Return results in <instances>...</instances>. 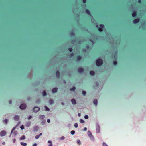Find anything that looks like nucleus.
Segmentation results:
<instances>
[{
	"label": "nucleus",
	"mask_w": 146,
	"mask_h": 146,
	"mask_svg": "<svg viewBox=\"0 0 146 146\" xmlns=\"http://www.w3.org/2000/svg\"><path fill=\"white\" fill-rule=\"evenodd\" d=\"M75 87H74L70 89V90L71 91H74L75 90Z\"/></svg>",
	"instance_id": "nucleus-24"
},
{
	"label": "nucleus",
	"mask_w": 146,
	"mask_h": 146,
	"mask_svg": "<svg viewBox=\"0 0 146 146\" xmlns=\"http://www.w3.org/2000/svg\"><path fill=\"white\" fill-rule=\"evenodd\" d=\"M28 100H30V98H28Z\"/></svg>",
	"instance_id": "nucleus-64"
},
{
	"label": "nucleus",
	"mask_w": 146,
	"mask_h": 146,
	"mask_svg": "<svg viewBox=\"0 0 146 146\" xmlns=\"http://www.w3.org/2000/svg\"><path fill=\"white\" fill-rule=\"evenodd\" d=\"M78 115L79 116H80V113H78Z\"/></svg>",
	"instance_id": "nucleus-59"
},
{
	"label": "nucleus",
	"mask_w": 146,
	"mask_h": 146,
	"mask_svg": "<svg viewBox=\"0 0 146 146\" xmlns=\"http://www.w3.org/2000/svg\"><path fill=\"white\" fill-rule=\"evenodd\" d=\"M113 63L114 65H116L117 64V62L115 61L113 62Z\"/></svg>",
	"instance_id": "nucleus-39"
},
{
	"label": "nucleus",
	"mask_w": 146,
	"mask_h": 146,
	"mask_svg": "<svg viewBox=\"0 0 146 146\" xmlns=\"http://www.w3.org/2000/svg\"><path fill=\"white\" fill-rule=\"evenodd\" d=\"M65 138L64 137L62 136L60 138V139L61 140H64L65 139Z\"/></svg>",
	"instance_id": "nucleus-34"
},
{
	"label": "nucleus",
	"mask_w": 146,
	"mask_h": 146,
	"mask_svg": "<svg viewBox=\"0 0 146 146\" xmlns=\"http://www.w3.org/2000/svg\"><path fill=\"white\" fill-rule=\"evenodd\" d=\"M21 145L23 146H26L27 145V143L24 142H21L20 143Z\"/></svg>",
	"instance_id": "nucleus-20"
},
{
	"label": "nucleus",
	"mask_w": 146,
	"mask_h": 146,
	"mask_svg": "<svg viewBox=\"0 0 146 146\" xmlns=\"http://www.w3.org/2000/svg\"><path fill=\"white\" fill-rule=\"evenodd\" d=\"M138 1L139 3H141V0H138Z\"/></svg>",
	"instance_id": "nucleus-50"
},
{
	"label": "nucleus",
	"mask_w": 146,
	"mask_h": 146,
	"mask_svg": "<svg viewBox=\"0 0 146 146\" xmlns=\"http://www.w3.org/2000/svg\"><path fill=\"white\" fill-rule=\"evenodd\" d=\"M90 74L91 75H94L95 74V72L94 71H90Z\"/></svg>",
	"instance_id": "nucleus-21"
},
{
	"label": "nucleus",
	"mask_w": 146,
	"mask_h": 146,
	"mask_svg": "<svg viewBox=\"0 0 146 146\" xmlns=\"http://www.w3.org/2000/svg\"><path fill=\"white\" fill-rule=\"evenodd\" d=\"M74 126L75 128H77L78 127V125L77 123H75L74 124Z\"/></svg>",
	"instance_id": "nucleus-38"
},
{
	"label": "nucleus",
	"mask_w": 146,
	"mask_h": 146,
	"mask_svg": "<svg viewBox=\"0 0 146 146\" xmlns=\"http://www.w3.org/2000/svg\"><path fill=\"white\" fill-rule=\"evenodd\" d=\"M71 43L73 44L76 42V40L75 39H72L71 40Z\"/></svg>",
	"instance_id": "nucleus-26"
},
{
	"label": "nucleus",
	"mask_w": 146,
	"mask_h": 146,
	"mask_svg": "<svg viewBox=\"0 0 146 146\" xmlns=\"http://www.w3.org/2000/svg\"><path fill=\"white\" fill-rule=\"evenodd\" d=\"M39 136L38 135H36L35 136V138L36 139H38L39 138Z\"/></svg>",
	"instance_id": "nucleus-44"
},
{
	"label": "nucleus",
	"mask_w": 146,
	"mask_h": 146,
	"mask_svg": "<svg viewBox=\"0 0 146 146\" xmlns=\"http://www.w3.org/2000/svg\"><path fill=\"white\" fill-rule=\"evenodd\" d=\"M139 19H137L134 20L133 21V22L134 24H136L139 22Z\"/></svg>",
	"instance_id": "nucleus-6"
},
{
	"label": "nucleus",
	"mask_w": 146,
	"mask_h": 146,
	"mask_svg": "<svg viewBox=\"0 0 146 146\" xmlns=\"http://www.w3.org/2000/svg\"><path fill=\"white\" fill-rule=\"evenodd\" d=\"M86 48H89V46H86Z\"/></svg>",
	"instance_id": "nucleus-62"
},
{
	"label": "nucleus",
	"mask_w": 146,
	"mask_h": 146,
	"mask_svg": "<svg viewBox=\"0 0 146 146\" xmlns=\"http://www.w3.org/2000/svg\"><path fill=\"white\" fill-rule=\"evenodd\" d=\"M84 69L81 68H78V71L79 73H81L83 72Z\"/></svg>",
	"instance_id": "nucleus-9"
},
{
	"label": "nucleus",
	"mask_w": 146,
	"mask_h": 146,
	"mask_svg": "<svg viewBox=\"0 0 146 146\" xmlns=\"http://www.w3.org/2000/svg\"><path fill=\"white\" fill-rule=\"evenodd\" d=\"M132 16L134 17H135L137 16V12L136 11H134L132 14Z\"/></svg>",
	"instance_id": "nucleus-8"
},
{
	"label": "nucleus",
	"mask_w": 146,
	"mask_h": 146,
	"mask_svg": "<svg viewBox=\"0 0 146 146\" xmlns=\"http://www.w3.org/2000/svg\"><path fill=\"white\" fill-rule=\"evenodd\" d=\"M47 122H48V123H50V120L49 119H47Z\"/></svg>",
	"instance_id": "nucleus-51"
},
{
	"label": "nucleus",
	"mask_w": 146,
	"mask_h": 146,
	"mask_svg": "<svg viewBox=\"0 0 146 146\" xmlns=\"http://www.w3.org/2000/svg\"><path fill=\"white\" fill-rule=\"evenodd\" d=\"M45 108H46V110H47V111H49L50 110L49 108H48L47 106H45Z\"/></svg>",
	"instance_id": "nucleus-40"
},
{
	"label": "nucleus",
	"mask_w": 146,
	"mask_h": 146,
	"mask_svg": "<svg viewBox=\"0 0 146 146\" xmlns=\"http://www.w3.org/2000/svg\"><path fill=\"white\" fill-rule=\"evenodd\" d=\"M88 136L90 138H91V137H92V138H93V137L90 131H88Z\"/></svg>",
	"instance_id": "nucleus-7"
},
{
	"label": "nucleus",
	"mask_w": 146,
	"mask_h": 146,
	"mask_svg": "<svg viewBox=\"0 0 146 146\" xmlns=\"http://www.w3.org/2000/svg\"><path fill=\"white\" fill-rule=\"evenodd\" d=\"M53 101L52 100H50L49 101V102L50 104H52L53 103Z\"/></svg>",
	"instance_id": "nucleus-27"
},
{
	"label": "nucleus",
	"mask_w": 146,
	"mask_h": 146,
	"mask_svg": "<svg viewBox=\"0 0 146 146\" xmlns=\"http://www.w3.org/2000/svg\"><path fill=\"white\" fill-rule=\"evenodd\" d=\"M20 128L22 130H23L24 129V126L23 125H22Z\"/></svg>",
	"instance_id": "nucleus-45"
},
{
	"label": "nucleus",
	"mask_w": 146,
	"mask_h": 146,
	"mask_svg": "<svg viewBox=\"0 0 146 146\" xmlns=\"http://www.w3.org/2000/svg\"><path fill=\"white\" fill-rule=\"evenodd\" d=\"M15 129V128H13L12 129V131H11V133H12V132H13V130H14Z\"/></svg>",
	"instance_id": "nucleus-52"
},
{
	"label": "nucleus",
	"mask_w": 146,
	"mask_h": 146,
	"mask_svg": "<svg viewBox=\"0 0 146 146\" xmlns=\"http://www.w3.org/2000/svg\"><path fill=\"white\" fill-rule=\"evenodd\" d=\"M117 53L118 52L117 51H116L115 53V56H114V58L115 59H116L117 58Z\"/></svg>",
	"instance_id": "nucleus-12"
},
{
	"label": "nucleus",
	"mask_w": 146,
	"mask_h": 146,
	"mask_svg": "<svg viewBox=\"0 0 146 146\" xmlns=\"http://www.w3.org/2000/svg\"><path fill=\"white\" fill-rule=\"evenodd\" d=\"M74 55V54L72 52L71 53L70 55V56L71 57H72Z\"/></svg>",
	"instance_id": "nucleus-35"
},
{
	"label": "nucleus",
	"mask_w": 146,
	"mask_h": 146,
	"mask_svg": "<svg viewBox=\"0 0 146 146\" xmlns=\"http://www.w3.org/2000/svg\"><path fill=\"white\" fill-rule=\"evenodd\" d=\"M62 105H64V103H62Z\"/></svg>",
	"instance_id": "nucleus-63"
},
{
	"label": "nucleus",
	"mask_w": 146,
	"mask_h": 146,
	"mask_svg": "<svg viewBox=\"0 0 146 146\" xmlns=\"http://www.w3.org/2000/svg\"><path fill=\"white\" fill-rule=\"evenodd\" d=\"M70 35L72 36H74L75 35V33L74 32H71L70 33Z\"/></svg>",
	"instance_id": "nucleus-22"
},
{
	"label": "nucleus",
	"mask_w": 146,
	"mask_h": 146,
	"mask_svg": "<svg viewBox=\"0 0 146 146\" xmlns=\"http://www.w3.org/2000/svg\"><path fill=\"white\" fill-rule=\"evenodd\" d=\"M68 50L70 52H71L72 51L73 49H72V48H68Z\"/></svg>",
	"instance_id": "nucleus-36"
},
{
	"label": "nucleus",
	"mask_w": 146,
	"mask_h": 146,
	"mask_svg": "<svg viewBox=\"0 0 146 146\" xmlns=\"http://www.w3.org/2000/svg\"><path fill=\"white\" fill-rule=\"evenodd\" d=\"M26 105L25 104H22L20 106V108L21 110H24L26 108Z\"/></svg>",
	"instance_id": "nucleus-3"
},
{
	"label": "nucleus",
	"mask_w": 146,
	"mask_h": 146,
	"mask_svg": "<svg viewBox=\"0 0 146 146\" xmlns=\"http://www.w3.org/2000/svg\"><path fill=\"white\" fill-rule=\"evenodd\" d=\"M40 110V108L38 107H35L33 109V112H37Z\"/></svg>",
	"instance_id": "nucleus-2"
},
{
	"label": "nucleus",
	"mask_w": 146,
	"mask_h": 146,
	"mask_svg": "<svg viewBox=\"0 0 146 146\" xmlns=\"http://www.w3.org/2000/svg\"><path fill=\"white\" fill-rule=\"evenodd\" d=\"M42 135V133H41L38 135H39V137H40V136Z\"/></svg>",
	"instance_id": "nucleus-55"
},
{
	"label": "nucleus",
	"mask_w": 146,
	"mask_h": 146,
	"mask_svg": "<svg viewBox=\"0 0 146 146\" xmlns=\"http://www.w3.org/2000/svg\"><path fill=\"white\" fill-rule=\"evenodd\" d=\"M39 118L40 119H44L45 118V116L44 115H40L39 116Z\"/></svg>",
	"instance_id": "nucleus-14"
},
{
	"label": "nucleus",
	"mask_w": 146,
	"mask_h": 146,
	"mask_svg": "<svg viewBox=\"0 0 146 146\" xmlns=\"http://www.w3.org/2000/svg\"><path fill=\"white\" fill-rule=\"evenodd\" d=\"M96 27L97 28H98V25H96Z\"/></svg>",
	"instance_id": "nucleus-60"
},
{
	"label": "nucleus",
	"mask_w": 146,
	"mask_h": 146,
	"mask_svg": "<svg viewBox=\"0 0 146 146\" xmlns=\"http://www.w3.org/2000/svg\"><path fill=\"white\" fill-rule=\"evenodd\" d=\"M37 145V144L36 143H35L33 145V146H36Z\"/></svg>",
	"instance_id": "nucleus-49"
},
{
	"label": "nucleus",
	"mask_w": 146,
	"mask_h": 146,
	"mask_svg": "<svg viewBox=\"0 0 146 146\" xmlns=\"http://www.w3.org/2000/svg\"><path fill=\"white\" fill-rule=\"evenodd\" d=\"M96 128L97 133H99L100 132V127L99 125H98V124H96Z\"/></svg>",
	"instance_id": "nucleus-5"
},
{
	"label": "nucleus",
	"mask_w": 146,
	"mask_h": 146,
	"mask_svg": "<svg viewBox=\"0 0 146 146\" xmlns=\"http://www.w3.org/2000/svg\"><path fill=\"white\" fill-rule=\"evenodd\" d=\"M6 134V132L5 131H2L0 133V135L1 137H3L5 136Z\"/></svg>",
	"instance_id": "nucleus-4"
},
{
	"label": "nucleus",
	"mask_w": 146,
	"mask_h": 146,
	"mask_svg": "<svg viewBox=\"0 0 146 146\" xmlns=\"http://www.w3.org/2000/svg\"><path fill=\"white\" fill-rule=\"evenodd\" d=\"M9 103L10 104H11L12 103V101H11V100L9 101Z\"/></svg>",
	"instance_id": "nucleus-54"
},
{
	"label": "nucleus",
	"mask_w": 146,
	"mask_h": 146,
	"mask_svg": "<svg viewBox=\"0 0 146 146\" xmlns=\"http://www.w3.org/2000/svg\"><path fill=\"white\" fill-rule=\"evenodd\" d=\"M31 123L30 122H28L25 124V126L27 127H29L31 125Z\"/></svg>",
	"instance_id": "nucleus-13"
},
{
	"label": "nucleus",
	"mask_w": 146,
	"mask_h": 146,
	"mask_svg": "<svg viewBox=\"0 0 146 146\" xmlns=\"http://www.w3.org/2000/svg\"><path fill=\"white\" fill-rule=\"evenodd\" d=\"M77 143L79 145H80L81 143V142H80V140H77Z\"/></svg>",
	"instance_id": "nucleus-25"
},
{
	"label": "nucleus",
	"mask_w": 146,
	"mask_h": 146,
	"mask_svg": "<svg viewBox=\"0 0 146 146\" xmlns=\"http://www.w3.org/2000/svg\"><path fill=\"white\" fill-rule=\"evenodd\" d=\"M98 30L100 32H101L103 31L102 28H101L100 27L98 29Z\"/></svg>",
	"instance_id": "nucleus-28"
},
{
	"label": "nucleus",
	"mask_w": 146,
	"mask_h": 146,
	"mask_svg": "<svg viewBox=\"0 0 146 146\" xmlns=\"http://www.w3.org/2000/svg\"><path fill=\"white\" fill-rule=\"evenodd\" d=\"M58 89L56 88H54L52 90V92L53 93H55L57 92Z\"/></svg>",
	"instance_id": "nucleus-11"
},
{
	"label": "nucleus",
	"mask_w": 146,
	"mask_h": 146,
	"mask_svg": "<svg viewBox=\"0 0 146 146\" xmlns=\"http://www.w3.org/2000/svg\"><path fill=\"white\" fill-rule=\"evenodd\" d=\"M48 143H50V144L49 145H48V146H52V142L51 141H48Z\"/></svg>",
	"instance_id": "nucleus-29"
},
{
	"label": "nucleus",
	"mask_w": 146,
	"mask_h": 146,
	"mask_svg": "<svg viewBox=\"0 0 146 146\" xmlns=\"http://www.w3.org/2000/svg\"><path fill=\"white\" fill-rule=\"evenodd\" d=\"M93 102L95 105H97L98 103L97 100L96 99L94 100Z\"/></svg>",
	"instance_id": "nucleus-16"
},
{
	"label": "nucleus",
	"mask_w": 146,
	"mask_h": 146,
	"mask_svg": "<svg viewBox=\"0 0 146 146\" xmlns=\"http://www.w3.org/2000/svg\"><path fill=\"white\" fill-rule=\"evenodd\" d=\"M99 26L100 27V28H103L104 27V25L103 24H100Z\"/></svg>",
	"instance_id": "nucleus-30"
},
{
	"label": "nucleus",
	"mask_w": 146,
	"mask_h": 146,
	"mask_svg": "<svg viewBox=\"0 0 146 146\" xmlns=\"http://www.w3.org/2000/svg\"><path fill=\"white\" fill-rule=\"evenodd\" d=\"M16 141V140L15 139H14V140H13V142L14 143H15V141Z\"/></svg>",
	"instance_id": "nucleus-56"
},
{
	"label": "nucleus",
	"mask_w": 146,
	"mask_h": 146,
	"mask_svg": "<svg viewBox=\"0 0 146 146\" xmlns=\"http://www.w3.org/2000/svg\"><path fill=\"white\" fill-rule=\"evenodd\" d=\"M87 130V128L86 127H85L84 129V130L85 131H86Z\"/></svg>",
	"instance_id": "nucleus-53"
},
{
	"label": "nucleus",
	"mask_w": 146,
	"mask_h": 146,
	"mask_svg": "<svg viewBox=\"0 0 146 146\" xmlns=\"http://www.w3.org/2000/svg\"><path fill=\"white\" fill-rule=\"evenodd\" d=\"M89 40L93 44L94 43V41L92 40V39H89Z\"/></svg>",
	"instance_id": "nucleus-43"
},
{
	"label": "nucleus",
	"mask_w": 146,
	"mask_h": 146,
	"mask_svg": "<svg viewBox=\"0 0 146 146\" xmlns=\"http://www.w3.org/2000/svg\"><path fill=\"white\" fill-rule=\"evenodd\" d=\"M86 2V0H83V2L84 4H85Z\"/></svg>",
	"instance_id": "nucleus-46"
},
{
	"label": "nucleus",
	"mask_w": 146,
	"mask_h": 146,
	"mask_svg": "<svg viewBox=\"0 0 146 146\" xmlns=\"http://www.w3.org/2000/svg\"><path fill=\"white\" fill-rule=\"evenodd\" d=\"M80 121L81 123H84V121L83 119H80Z\"/></svg>",
	"instance_id": "nucleus-33"
},
{
	"label": "nucleus",
	"mask_w": 146,
	"mask_h": 146,
	"mask_svg": "<svg viewBox=\"0 0 146 146\" xmlns=\"http://www.w3.org/2000/svg\"><path fill=\"white\" fill-rule=\"evenodd\" d=\"M76 58L78 60L80 61L82 57L80 56H78L76 57Z\"/></svg>",
	"instance_id": "nucleus-18"
},
{
	"label": "nucleus",
	"mask_w": 146,
	"mask_h": 146,
	"mask_svg": "<svg viewBox=\"0 0 146 146\" xmlns=\"http://www.w3.org/2000/svg\"><path fill=\"white\" fill-rule=\"evenodd\" d=\"M56 75L57 78H59L60 77V73L57 70L56 72Z\"/></svg>",
	"instance_id": "nucleus-10"
},
{
	"label": "nucleus",
	"mask_w": 146,
	"mask_h": 146,
	"mask_svg": "<svg viewBox=\"0 0 146 146\" xmlns=\"http://www.w3.org/2000/svg\"><path fill=\"white\" fill-rule=\"evenodd\" d=\"M5 142H3L2 143V144L3 145H5Z\"/></svg>",
	"instance_id": "nucleus-57"
},
{
	"label": "nucleus",
	"mask_w": 146,
	"mask_h": 146,
	"mask_svg": "<svg viewBox=\"0 0 146 146\" xmlns=\"http://www.w3.org/2000/svg\"><path fill=\"white\" fill-rule=\"evenodd\" d=\"M84 118L85 119H87L88 118V116L87 115H85L84 116Z\"/></svg>",
	"instance_id": "nucleus-42"
},
{
	"label": "nucleus",
	"mask_w": 146,
	"mask_h": 146,
	"mask_svg": "<svg viewBox=\"0 0 146 146\" xmlns=\"http://www.w3.org/2000/svg\"><path fill=\"white\" fill-rule=\"evenodd\" d=\"M32 118V116H29V117H28V119H30L31 118Z\"/></svg>",
	"instance_id": "nucleus-48"
},
{
	"label": "nucleus",
	"mask_w": 146,
	"mask_h": 146,
	"mask_svg": "<svg viewBox=\"0 0 146 146\" xmlns=\"http://www.w3.org/2000/svg\"><path fill=\"white\" fill-rule=\"evenodd\" d=\"M64 83H66V81H65V80H64Z\"/></svg>",
	"instance_id": "nucleus-61"
},
{
	"label": "nucleus",
	"mask_w": 146,
	"mask_h": 146,
	"mask_svg": "<svg viewBox=\"0 0 146 146\" xmlns=\"http://www.w3.org/2000/svg\"><path fill=\"white\" fill-rule=\"evenodd\" d=\"M19 118V116L18 115H16L14 117V119L16 121L18 120Z\"/></svg>",
	"instance_id": "nucleus-15"
},
{
	"label": "nucleus",
	"mask_w": 146,
	"mask_h": 146,
	"mask_svg": "<svg viewBox=\"0 0 146 146\" xmlns=\"http://www.w3.org/2000/svg\"><path fill=\"white\" fill-rule=\"evenodd\" d=\"M86 50L85 49H84L83 50V51L84 52H86Z\"/></svg>",
	"instance_id": "nucleus-58"
},
{
	"label": "nucleus",
	"mask_w": 146,
	"mask_h": 146,
	"mask_svg": "<svg viewBox=\"0 0 146 146\" xmlns=\"http://www.w3.org/2000/svg\"><path fill=\"white\" fill-rule=\"evenodd\" d=\"M103 146H108L107 144L105 142H103L102 144Z\"/></svg>",
	"instance_id": "nucleus-37"
},
{
	"label": "nucleus",
	"mask_w": 146,
	"mask_h": 146,
	"mask_svg": "<svg viewBox=\"0 0 146 146\" xmlns=\"http://www.w3.org/2000/svg\"><path fill=\"white\" fill-rule=\"evenodd\" d=\"M82 94H83V95L84 96L86 94V92L85 91H82Z\"/></svg>",
	"instance_id": "nucleus-41"
},
{
	"label": "nucleus",
	"mask_w": 146,
	"mask_h": 146,
	"mask_svg": "<svg viewBox=\"0 0 146 146\" xmlns=\"http://www.w3.org/2000/svg\"><path fill=\"white\" fill-rule=\"evenodd\" d=\"M86 12L88 15H90L91 13L90 11L88 9H86L85 10Z\"/></svg>",
	"instance_id": "nucleus-17"
},
{
	"label": "nucleus",
	"mask_w": 146,
	"mask_h": 146,
	"mask_svg": "<svg viewBox=\"0 0 146 146\" xmlns=\"http://www.w3.org/2000/svg\"><path fill=\"white\" fill-rule=\"evenodd\" d=\"M47 94L46 92L45 91H44L43 92V96H46Z\"/></svg>",
	"instance_id": "nucleus-31"
},
{
	"label": "nucleus",
	"mask_w": 146,
	"mask_h": 146,
	"mask_svg": "<svg viewBox=\"0 0 146 146\" xmlns=\"http://www.w3.org/2000/svg\"><path fill=\"white\" fill-rule=\"evenodd\" d=\"M25 139V137L24 135H23L20 138V140H24Z\"/></svg>",
	"instance_id": "nucleus-23"
},
{
	"label": "nucleus",
	"mask_w": 146,
	"mask_h": 146,
	"mask_svg": "<svg viewBox=\"0 0 146 146\" xmlns=\"http://www.w3.org/2000/svg\"><path fill=\"white\" fill-rule=\"evenodd\" d=\"M103 64V61L101 59H98L97 60L96 62V64L97 66H100Z\"/></svg>",
	"instance_id": "nucleus-1"
},
{
	"label": "nucleus",
	"mask_w": 146,
	"mask_h": 146,
	"mask_svg": "<svg viewBox=\"0 0 146 146\" xmlns=\"http://www.w3.org/2000/svg\"><path fill=\"white\" fill-rule=\"evenodd\" d=\"M70 133L71 134L74 135V133H75V131L74 130H72V131H71Z\"/></svg>",
	"instance_id": "nucleus-32"
},
{
	"label": "nucleus",
	"mask_w": 146,
	"mask_h": 146,
	"mask_svg": "<svg viewBox=\"0 0 146 146\" xmlns=\"http://www.w3.org/2000/svg\"><path fill=\"white\" fill-rule=\"evenodd\" d=\"M7 119H5L4 121V122H5V124H6L7 123Z\"/></svg>",
	"instance_id": "nucleus-47"
},
{
	"label": "nucleus",
	"mask_w": 146,
	"mask_h": 146,
	"mask_svg": "<svg viewBox=\"0 0 146 146\" xmlns=\"http://www.w3.org/2000/svg\"><path fill=\"white\" fill-rule=\"evenodd\" d=\"M71 102L73 104H75L76 103L75 100L74 99H73L71 100Z\"/></svg>",
	"instance_id": "nucleus-19"
}]
</instances>
